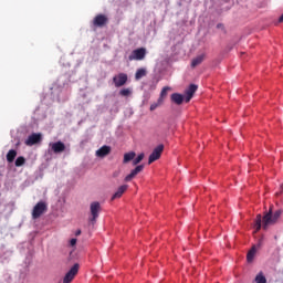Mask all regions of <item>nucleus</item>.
<instances>
[{"label": "nucleus", "instance_id": "1", "mask_svg": "<svg viewBox=\"0 0 283 283\" xmlns=\"http://www.w3.org/2000/svg\"><path fill=\"white\" fill-rule=\"evenodd\" d=\"M273 224H277V222L273 218V209L270 208L269 212H266L263 218L262 214L256 216L254 227L256 231H260V229L266 231L269 227H273Z\"/></svg>", "mask_w": 283, "mask_h": 283}, {"label": "nucleus", "instance_id": "2", "mask_svg": "<svg viewBox=\"0 0 283 283\" xmlns=\"http://www.w3.org/2000/svg\"><path fill=\"white\" fill-rule=\"evenodd\" d=\"M90 211L91 216L88 217V222H91L92 224H96V220H98V216L102 211L101 202L93 201L90 205Z\"/></svg>", "mask_w": 283, "mask_h": 283}, {"label": "nucleus", "instance_id": "3", "mask_svg": "<svg viewBox=\"0 0 283 283\" xmlns=\"http://www.w3.org/2000/svg\"><path fill=\"white\" fill-rule=\"evenodd\" d=\"M48 211V203L45 201H39L32 210V219L33 220H39L40 217L43 216Z\"/></svg>", "mask_w": 283, "mask_h": 283}, {"label": "nucleus", "instance_id": "4", "mask_svg": "<svg viewBox=\"0 0 283 283\" xmlns=\"http://www.w3.org/2000/svg\"><path fill=\"white\" fill-rule=\"evenodd\" d=\"M147 56V49L145 48H139L134 50L129 56L128 61H143Z\"/></svg>", "mask_w": 283, "mask_h": 283}, {"label": "nucleus", "instance_id": "5", "mask_svg": "<svg viewBox=\"0 0 283 283\" xmlns=\"http://www.w3.org/2000/svg\"><path fill=\"white\" fill-rule=\"evenodd\" d=\"M107 23H109V18H107V15L103 13L95 15L92 21L94 28H105Z\"/></svg>", "mask_w": 283, "mask_h": 283}, {"label": "nucleus", "instance_id": "6", "mask_svg": "<svg viewBox=\"0 0 283 283\" xmlns=\"http://www.w3.org/2000/svg\"><path fill=\"white\" fill-rule=\"evenodd\" d=\"M163 151H165V145L163 144L154 148L153 153L148 158V165H151L153 163H156V160H159L160 156H163Z\"/></svg>", "mask_w": 283, "mask_h": 283}, {"label": "nucleus", "instance_id": "7", "mask_svg": "<svg viewBox=\"0 0 283 283\" xmlns=\"http://www.w3.org/2000/svg\"><path fill=\"white\" fill-rule=\"evenodd\" d=\"M78 269H81V265H78V263H75L63 277V283H71L78 274Z\"/></svg>", "mask_w": 283, "mask_h": 283}, {"label": "nucleus", "instance_id": "8", "mask_svg": "<svg viewBox=\"0 0 283 283\" xmlns=\"http://www.w3.org/2000/svg\"><path fill=\"white\" fill-rule=\"evenodd\" d=\"M43 140V135L41 133H33L31 134L24 142L27 147H32L33 145H39Z\"/></svg>", "mask_w": 283, "mask_h": 283}, {"label": "nucleus", "instance_id": "9", "mask_svg": "<svg viewBox=\"0 0 283 283\" xmlns=\"http://www.w3.org/2000/svg\"><path fill=\"white\" fill-rule=\"evenodd\" d=\"M127 78L126 73H119L113 77V83L115 87H123V85H126Z\"/></svg>", "mask_w": 283, "mask_h": 283}, {"label": "nucleus", "instance_id": "10", "mask_svg": "<svg viewBox=\"0 0 283 283\" xmlns=\"http://www.w3.org/2000/svg\"><path fill=\"white\" fill-rule=\"evenodd\" d=\"M53 154H63L65 151V144L63 142H55L49 145Z\"/></svg>", "mask_w": 283, "mask_h": 283}, {"label": "nucleus", "instance_id": "11", "mask_svg": "<svg viewBox=\"0 0 283 283\" xmlns=\"http://www.w3.org/2000/svg\"><path fill=\"white\" fill-rule=\"evenodd\" d=\"M143 169H145L144 165L136 166V168L133 169L130 174L125 177V182H132V180H134V178H136V176H138V174L143 171Z\"/></svg>", "mask_w": 283, "mask_h": 283}, {"label": "nucleus", "instance_id": "12", "mask_svg": "<svg viewBox=\"0 0 283 283\" xmlns=\"http://www.w3.org/2000/svg\"><path fill=\"white\" fill-rule=\"evenodd\" d=\"M196 92H198V85L196 84H190L188 90H186L185 94V102L189 103L191 101V98H193V95L196 94Z\"/></svg>", "mask_w": 283, "mask_h": 283}, {"label": "nucleus", "instance_id": "13", "mask_svg": "<svg viewBox=\"0 0 283 283\" xmlns=\"http://www.w3.org/2000/svg\"><path fill=\"white\" fill-rule=\"evenodd\" d=\"M109 154H112V147L107 145H104L96 150L97 158H105V156H109Z\"/></svg>", "mask_w": 283, "mask_h": 283}, {"label": "nucleus", "instance_id": "14", "mask_svg": "<svg viewBox=\"0 0 283 283\" xmlns=\"http://www.w3.org/2000/svg\"><path fill=\"white\" fill-rule=\"evenodd\" d=\"M127 189H129L128 185L119 186L117 188V191H115V193L112 196L111 200L114 201V200H118V198H123V193H125Z\"/></svg>", "mask_w": 283, "mask_h": 283}, {"label": "nucleus", "instance_id": "15", "mask_svg": "<svg viewBox=\"0 0 283 283\" xmlns=\"http://www.w3.org/2000/svg\"><path fill=\"white\" fill-rule=\"evenodd\" d=\"M171 103H175V105H182L185 103V96L179 93H172L170 96Z\"/></svg>", "mask_w": 283, "mask_h": 283}, {"label": "nucleus", "instance_id": "16", "mask_svg": "<svg viewBox=\"0 0 283 283\" xmlns=\"http://www.w3.org/2000/svg\"><path fill=\"white\" fill-rule=\"evenodd\" d=\"M205 61V54L198 55L197 57L192 59L191 67H198Z\"/></svg>", "mask_w": 283, "mask_h": 283}, {"label": "nucleus", "instance_id": "17", "mask_svg": "<svg viewBox=\"0 0 283 283\" xmlns=\"http://www.w3.org/2000/svg\"><path fill=\"white\" fill-rule=\"evenodd\" d=\"M134 158H136V153H134V151L126 153V154L124 155L123 164H124V165H127V163H130V160H134Z\"/></svg>", "mask_w": 283, "mask_h": 283}, {"label": "nucleus", "instance_id": "18", "mask_svg": "<svg viewBox=\"0 0 283 283\" xmlns=\"http://www.w3.org/2000/svg\"><path fill=\"white\" fill-rule=\"evenodd\" d=\"M255 253H258V248L253 245L247 254L248 262H251L255 258Z\"/></svg>", "mask_w": 283, "mask_h": 283}, {"label": "nucleus", "instance_id": "19", "mask_svg": "<svg viewBox=\"0 0 283 283\" xmlns=\"http://www.w3.org/2000/svg\"><path fill=\"white\" fill-rule=\"evenodd\" d=\"M169 92H171V87L165 86L160 92L159 99H161L165 103V98H167V94H169Z\"/></svg>", "mask_w": 283, "mask_h": 283}, {"label": "nucleus", "instance_id": "20", "mask_svg": "<svg viewBox=\"0 0 283 283\" xmlns=\"http://www.w3.org/2000/svg\"><path fill=\"white\" fill-rule=\"evenodd\" d=\"M143 76H147V71L145 69H138L135 73L136 81H140Z\"/></svg>", "mask_w": 283, "mask_h": 283}, {"label": "nucleus", "instance_id": "21", "mask_svg": "<svg viewBox=\"0 0 283 283\" xmlns=\"http://www.w3.org/2000/svg\"><path fill=\"white\" fill-rule=\"evenodd\" d=\"M14 158H17V150L11 149L7 154V160L8 163H14Z\"/></svg>", "mask_w": 283, "mask_h": 283}, {"label": "nucleus", "instance_id": "22", "mask_svg": "<svg viewBox=\"0 0 283 283\" xmlns=\"http://www.w3.org/2000/svg\"><path fill=\"white\" fill-rule=\"evenodd\" d=\"M256 283H266V276H264V272H259L254 279Z\"/></svg>", "mask_w": 283, "mask_h": 283}, {"label": "nucleus", "instance_id": "23", "mask_svg": "<svg viewBox=\"0 0 283 283\" xmlns=\"http://www.w3.org/2000/svg\"><path fill=\"white\" fill-rule=\"evenodd\" d=\"M165 102L163 99L158 98L157 102L150 105V112L158 109V107H160Z\"/></svg>", "mask_w": 283, "mask_h": 283}, {"label": "nucleus", "instance_id": "24", "mask_svg": "<svg viewBox=\"0 0 283 283\" xmlns=\"http://www.w3.org/2000/svg\"><path fill=\"white\" fill-rule=\"evenodd\" d=\"M144 158H145V154L144 153L139 154L135 159H133V165L134 166L139 165V163H143Z\"/></svg>", "mask_w": 283, "mask_h": 283}, {"label": "nucleus", "instance_id": "25", "mask_svg": "<svg viewBox=\"0 0 283 283\" xmlns=\"http://www.w3.org/2000/svg\"><path fill=\"white\" fill-rule=\"evenodd\" d=\"M25 165V157L20 156L15 159V167H23Z\"/></svg>", "mask_w": 283, "mask_h": 283}, {"label": "nucleus", "instance_id": "26", "mask_svg": "<svg viewBox=\"0 0 283 283\" xmlns=\"http://www.w3.org/2000/svg\"><path fill=\"white\" fill-rule=\"evenodd\" d=\"M120 96H132V90L130 88H123L119 91Z\"/></svg>", "mask_w": 283, "mask_h": 283}, {"label": "nucleus", "instance_id": "27", "mask_svg": "<svg viewBox=\"0 0 283 283\" xmlns=\"http://www.w3.org/2000/svg\"><path fill=\"white\" fill-rule=\"evenodd\" d=\"M282 216V210H276L273 214L272 218L277 222Z\"/></svg>", "mask_w": 283, "mask_h": 283}, {"label": "nucleus", "instance_id": "28", "mask_svg": "<svg viewBox=\"0 0 283 283\" xmlns=\"http://www.w3.org/2000/svg\"><path fill=\"white\" fill-rule=\"evenodd\" d=\"M76 242H77L76 239H71L70 240V247H76Z\"/></svg>", "mask_w": 283, "mask_h": 283}, {"label": "nucleus", "instance_id": "29", "mask_svg": "<svg viewBox=\"0 0 283 283\" xmlns=\"http://www.w3.org/2000/svg\"><path fill=\"white\" fill-rule=\"evenodd\" d=\"M217 29L218 30H224V24H222V23L217 24Z\"/></svg>", "mask_w": 283, "mask_h": 283}, {"label": "nucleus", "instance_id": "30", "mask_svg": "<svg viewBox=\"0 0 283 283\" xmlns=\"http://www.w3.org/2000/svg\"><path fill=\"white\" fill-rule=\"evenodd\" d=\"M119 174H120V171H115V172L113 174V178H118Z\"/></svg>", "mask_w": 283, "mask_h": 283}, {"label": "nucleus", "instance_id": "31", "mask_svg": "<svg viewBox=\"0 0 283 283\" xmlns=\"http://www.w3.org/2000/svg\"><path fill=\"white\" fill-rule=\"evenodd\" d=\"M75 235L76 237L81 235V230H76Z\"/></svg>", "mask_w": 283, "mask_h": 283}]
</instances>
